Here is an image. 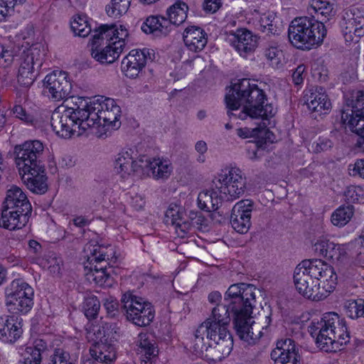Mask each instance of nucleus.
Masks as SVG:
<instances>
[{
  "instance_id": "1",
  "label": "nucleus",
  "mask_w": 364,
  "mask_h": 364,
  "mask_svg": "<svg viewBox=\"0 0 364 364\" xmlns=\"http://www.w3.org/2000/svg\"><path fill=\"white\" fill-rule=\"evenodd\" d=\"M121 108L111 98L90 100L77 97L74 107L63 112L55 110L51 116L50 125L57 135L62 138L71 137L75 128L87 130L95 126L115 130L120 127Z\"/></svg>"
},
{
  "instance_id": "2",
  "label": "nucleus",
  "mask_w": 364,
  "mask_h": 364,
  "mask_svg": "<svg viewBox=\"0 0 364 364\" xmlns=\"http://www.w3.org/2000/svg\"><path fill=\"white\" fill-rule=\"evenodd\" d=\"M266 101L264 91L247 78L233 83L225 95L228 116L237 117L241 119L247 117L267 119L273 117L275 110L271 104H264Z\"/></svg>"
},
{
  "instance_id": "3",
  "label": "nucleus",
  "mask_w": 364,
  "mask_h": 364,
  "mask_svg": "<svg viewBox=\"0 0 364 364\" xmlns=\"http://www.w3.org/2000/svg\"><path fill=\"white\" fill-rule=\"evenodd\" d=\"M294 283L303 296L320 301L335 289L337 274L331 265L321 259H305L294 269Z\"/></svg>"
},
{
  "instance_id": "4",
  "label": "nucleus",
  "mask_w": 364,
  "mask_h": 364,
  "mask_svg": "<svg viewBox=\"0 0 364 364\" xmlns=\"http://www.w3.org/2000/svg\"><path fill=\"white\" fill-rule=\"evenodd\" d=\"M228 326L206 319L195 332L191 347L193 353L214 362L221 361L229 355L233 348V339Z\"/></svg>"
},
{
  "instance_id": "5",
  "label": "nucleus",
  "mask_w": 364,
  "mask_h": 364,
  "mask_svg": "<svg viewBox=\"0 0 364 364\" xmlns=\"http://www.w3.org/2000/svg\"><path fill=\"white\" fill-rule=\"evenodd\" d=\"M246 189L247 178L242 170L237 167L225 168L218 174L214 188L199 193L198 206L206 212L215 211L223 200H237L245 194Z\"/></svg>"
},
{
  "instance_id": "6",
  "label": "nucleus",
  "mask_w": 364,
  "mask_h": 364,
  "mask_svg": "<svg viewBox=\"0 0 364 364\" xmlns=\"http://www.w3.org/2000/svg\"><path fill=\"white\" fill-rule=\"evenodd\" d=\"M91 42V55L102 64L114 63L125 46L128 31L121 24H102L95 30Z\"/></svg>"
},
{
  "instance_id": "7",
  "label": "nucleus",
  "mask_w": 364,
  "mask_h": 364,
  "mask_svg": "<svg viewBox=\"0 0 364 364\" xmlns=\"http://www.w3.org/2000/svg\"><path fill=\"white\" fill-rule=\"evenodd\" d=\"M317 346L326 352L336 351L350 341L346 321L335 312H327L320 321H312L308 328Z\"/></svg>"
},
{
  "instance_id": "8",
  "label": "nucleus",
  "mask_w": 364,
  "mask_h": 364,
  "mask_svg": "<svg viewBox=\"0 0 364 364\" xmlns=\"http://www.w3.org/2000/svg\"><path fill=\"white\" fill-rule=\"evenodd\" d=\"M255 287L252 284L237 283L232 284L226 291L223 304H218L211 311L207 319L228 326L230 322V314L236 317L242 308V303L250 304L253 301V291Z\"/></svg>"
},
{
  "instance_id": "9",
  "label": "nucleus",
  "mask_w": 364,
  "mask_h": 364,
  "mask_svg": "<svg viewBox=\"0 0 364 364\" xmlns=\"http://www.w3.org/2000/svg\"><path fill=\"white\" fill-rule=\"evenodd\" d=\"M326 35L323 22L307 16L294 18L288 29L291 43L301 50H311L320 45Z\"/></svg>"
},
{
  "instance_id": "10",
  "label": "nucleus",
  "mask_w": 364,
  "mask_h": 364,
  "mask_svg": "<svg viewBox=\"0 0 364 364\" xmlns=\"http://www.w3.org/2000/svg\"><path fill=\"white\" fill-rule=\"evenodd\" d=\"M44 55V46L39 43H34L29 48H23L17 59V81L19 85L26 87L33 85L38 75Z\"/></svg>"
},
{
  "instance_id": "11",
  "label": "nucleus",
  "mask_w": 364,
  "mask_h": 364,
  "mask_svg": "<svg viewBox=\"0 0 364 364\" xmlns=\"http://www.w3.org/2000/svg\"><path fill=\"white\" fill-rule=\"evenodd\" d=\"M43 151V144L38 140L26 141L16 145L14 147V156L18 173L45 166Z\"/></svg>"
},
{
  "instance_id": "12",
  "label": "nucleus",
  "mask_w": 364,
  "mask_h": 364,
  "mask_svg": "<svg viewBox=\"0 0 364 364\" xmlns=\"http://www.w3.org/2000/svg\"><path fill=\"white\" fill-rule=\"evenodd\" d=\"M123 309L127 320L138 326L149 325L154 318V310L151 303L143 298L130 293L123 294L122 299Z\"/></svg>"
},
{
  "instance_id": "13",
  "label": "nucleus",
  "mask_w": 364,
  "mask_h": 364,
  "mask_svg": "<svg viewBox=\"0 0 364 364\" xmlns=\"http://www.w3.org/2000/svg\"><path fill=\"white\" fill-rule=\"evenodd\" d=\"M6 304L11 310L27 313L33 304V288L22 279L13 280L5 289Z\"/></svg>"
},
{
  "instance_id": "14",
  "label": "nucleus",
  "mask_w": 364,
  "mask_h": 364,
  "mask_svg": "<svg viewBox=\"0 0 364 364\" xmlns=\"http://www.w3.org/2000/svg\"><path fill=\"white\" fill-rule=\"evenodd\" d=\"M256 303L255 291H253V301L250 304L242 303V306L236 317H234L233 323L237 336L240 338L249 345L255 344L262 336L259 327H257L251 317L253 307Z\"/></svg>"
},
{
  "instance_id": "15",
  "label": "nucleus",
  "mask_w": 364,
  "mask_h": 364,
  "mask_svg": "<svg viewBox=\"0 0 364 364\" xmlns=\"http://www.w3.org/2000/svg\"><path fill=\"white\" fill-rule=\"evenodd\" d=\"M136 151L134 149H123L114 158V169L123 179L136 174L142 175L141 156L136 158Z\"/></svg>"
},
{
  "instance_id": "16",
  "label": "nucleus",
  "mask_w": 364,
  "mask_h": 364,
  "mask_svg": "<svg viewBox=\"0 0 364 364\" xmlns=\"http://www.w3.org/2000/svg\"><path fill=\"white\" fill-rule=\"evenodd\" d=\"M155 52L153 49L144 48L135 49L124 58L121 68L124 75L129 78H135L148 62L154 60Z\"/></svg>"
},
{
  "instance_id": "17",
  "label": "nucleus",
  "mask_w": 364,
  "mask_h": 364,
  "mask_svg": "<svg viewBox=\"0 0 364 364\" xmlns=\"http://www.w3.org/2000/svg\"><path fill=\"white\" fill-rule=\"evenodd\" d=\"M43 85L44 93L55 101L66 98L71 91V84L67 80V75L61 71H53L47 75Z\"/></svg>"
},
{
  "instance_id": "18",
  "label": "nucleus",
  "mask_w": 364,
  "mask_h": 364,
  "mask_svg": "<svg viewBox=\"0 0 364 364\" xmlns=\"http://www.w3.org/2000/svg\"><path fill=\"white\" fill-rule=\"evenodd\" d=\"M254 209V203L250 200H241L232 210L230 224L232 228L240 234L248 232L251 226V213Z\"/></svg>"
},
{
  "instance_id": "19",
  "label": "nucleus",
  "mask_w": 364,
  "mask_h": 364,
  "mask_svg": "<svg viewBox=\"0 0 364 364\" xmlns=\"http://www.w3.org/2000/svg\"><path fill=\"white\" fill-rule=\"evenodd\" d=\"M274 364H300V355L293 339L286 338L277 341L270 354Z\"/></svg>"
},
{
  "instance_id": "20",
  "label": "nucleus",
  "mask_w": 364,
  "mask_h": 364,
  "mask_svg": "<svg viewBox=\"0 0 364 364\" xmlns=\"http://www.w3.org/2000/svg\"><path fill=\"white\" fill-rule=\"evenodd\" d=\"M304 102L309 109L318 115L326 114L331 109V103L321 87H312L304 91Z\"/></svg>"
},
{
  "instance_id": "21",
  "label": "nucleus",
  "mask_w": 364,
  "mask_h": 364,
  "mask_svg": "<svg viewBox=\"0 0 364 364\" xmlns=\"http://www.w3.org/2000/svg\"><path fill=\"white\" fill-rule=\"evenodd\" d=\"M313 250L317 256L332 262L341 261L347 254L346 245L336 244L323 236L316 240Z\"/></svg>"
},
{
  "instance_id": "22",
  "label": "nucleus",
  "mask_w": 364,
  "mask_h": 364,
  "mask_svg": "<svg viewBox=\"0 0 364 364\" xmlns=\"http://www.w3.org/2000/svg\"><path fill=\"white\" fill-rule=\"evenodd\" d=\"M27 188L36 194L45 193L48 188L45 166L19 173Z\"/></svg>"
},
{
  "instance_id": "23",
  "label": "nucleus",
  "mask_w": 364,
  "mask_h": 364,
  "mask_svg": "<svg viewBox=\"0 0 364 364\" xmlns=\"http://www.w3.org/2000/svg\"><path fill=\"white\" fill-rule=\"evenodd\" d=\"M348 109L342 111L341 120L350 129L358 134L357 144L361 146L364 144V109L357 111L352 104L348 102Z\"/></svg>"
},
{
  "instance_id": "24",
  "label": "nucleus",
  "mask_w": 364,
  "mask_h": 364,
  "mask_svg": "<svg viewBox=\"0 0 364 364\" xmlns=\"http://www.w3.org/2000/svg\"><path fill=\"white\" fill-rule=\"evenodd\" d=\"M364 25V17L356 15L354 10L346 11L343 15L342 28L343 34L347 42H358L364 36V27L355 28V24Z\"/></svg>"
},
{
  "instance_id": "25",
  "label": "nucleus",
  "mask_w": 364,
  "mask_h": 364,
  "mask_svg": "<svg viewBox=\"0 0 364 364\" xmlns=\"http://www.w3.org/2000/svg\"><path fill=\"white\" fill-rule=\"evenodd\" d=\"M141 162L143 164L142 175L151 171L153 178L156 180L168 178L173 170L171 163L161 158H151L142 155Z\"/></svg>"
},
{
  "instance_id": "26",
  "label": "nucleus",
  "mask_w": 364,
  "mask_h": 364,
  "mask_svg": "<svg viewBox=\"0 0 364 364\" xmlns=\"http://www.w3.org/2000/svg\"><path fill=\"white\" fill-rule=\"evenodd\" d=\"M23 333L22 319L15 316H0V339L7 343H15Z\"/></svg>"
},
{
  "instance_id": "27",
  "label": "nucleus",
  "mask_w": 364,
  "mask_h": 364,
  "mask_svg": "<svg viewBox=\"0 0 364 364\" xmlns=\"http://www.w3.org/2000/svg\"><path fill=\"white\" fill-rule=\"evenodd\" d=\"M1 208L9 210L17 209L21 210V213L32 212V206L27 196L16 186H12L7 190Z\"/></svg>"
},
{
  "instance_id": "28",
  "label": "nucleus",
  "mask_w": 364,
  "mask_h": 364,
  "mask_svg": "<svg viewBox=\"0 0 364 364\" xmlns=\"http://www.w3.org/2000/svg\"><path fill=\"white\" fill-rule=\"evenodd\" d=\"M231 36L232 46L243 57L252 53L257 46V36L247 29L237 30Z\"/></svg>"
},
{
  "instance_id": "29",
  "label": "nucleus",
  "mask_w": 364,
  "mask_h": 364,
  "mask_svg": "<svg viewBox=\"0 0 364 364\" xmlns=\"http://www.w3.org/2000/svg\"><path fill=\"white\" fill-rule=\"evenodd\" d=\"M183 39L185 46L190 51L198 53L207 45L208 34L199 26H190L184 30Z\"/></svg>"
},
{
  "instance_id": "30",
  "label": "nucleus",
  "mask_w": 364,
  "mask_h": 364,
  "mask_svg": "<svg viewBox=\"0 0 364 364\" xmlns=\"http://www.w3.org/2000/svg\"><path fill=\"white\" fill-rule=\"evenodd\" d=\"M31 213H21V210L1 208L0 227L9 230L23 228L28 222Z\"/></svg>"
},
{
  "instance_id": "31",
  "label": "nucleus",
  "mask_w": 364,
  "mask_h": 364,
  "mask_svg": "<svg viewBox=\"0 0 364 364\" xmlns=\"http://www.w3.org/2000/svg\"><path fill=\"white\" fill-rule=\"evenodd\" d=\"M141 29L147 34L167 36L171 32L167 18L162 16H150L142 23Z\"/></svg>"
},
{
  "instance_id": "32",
  "label": "nucleus",
  "mask_w": 364,
  "mask_h": 364,
  "mask_svg": "<svg viewBox=\"0 0 364 364\" xmlns=\"http://www.w3.org/2000/svg\"><path fill=\"white\" fill-rule=\"evenodd\" d=\"M137 353L141 356L142 364H151V360L157 355L156 343L146 333H140L138 336Z\"/></svg>"
},
{
  "instance_id": "33",
  "label": "nucleus",
  "mask_w": 364,
  "mask_h": 364,
  "mask_svg": "<svg viewBox=\"0 0 364 364\" xmlns=\"http://www.w3.org/2000/svg\"><path fill=\"white\" fill-rule=\"evenodd\" d=\"M92 358L105 364L112 363L117 356L114 346L110 343H97L90 349Z\"/></svg>"
},
{
  "instance_id": "34",
  "label": "nucleus",
  "mask_w": 364,
  "mask_h": 364,
  "mask_svg": "<svg viewBox=\"0 0 364 364\" xmlns=\"http://www.w3.org/2000/svg\"><path fill=\"white\" fill-rule=\"evenodd\" d=\"M311 9L317 14L318 21H330L336 15L334 0H311Z\"/></svg>"
},
{
  "instance_id": "35",
  "label": "nucleus",
  "mask_w": 364,
  "mask_h": 364,
  "mask_svg": "<svg viewBox=\"0 0 364 364\" xmlns=\"http://www.w3.org/2000/svg\"><path fill=\"white\" fill-rule=\"evenodd\" d=\"M48 343L41 338L36 339L32 346H27L21 360L29 364H41L42 362V353L46 350Z\"/></svg>"
},
{
  "instance_id": "36",
  "label": "nucleus",
  "mask_w": 364,
  "mask_h": 364,
  "mask_svg": "<svg viewBox=\"0 0 364 364\" xmlns=\"http://www.w3.org/2000/svg\"><path fill=\"white\" fill-rule=\"evenodd\" d=\"M188 11V5L181 1H176L167 9V21L169 23L171 30L172 29V25L179 26L186 21Z\"/></svg>"
},
{
  "instance_id": "37",
  "label": "nucleus",
  "mask_w": 364,
  "mask_h": 364,
  "mask_svg": "<svg viewBox=\"0 0 364 364\" xmlns=\"http://www.w3.org/2000/svg\"><path fill=\"white\" fill-rule=\"evenodd\" d=\"M23 46L14 43H0V68H6L12 65L14 58L19 56Z\"/></svg>"
},
{
  "instance_id": "38",
  "label": "nucleus",
  "mask_w": 364,
  "mask_h": 364,
  "mask_svg": "<svg viewBox=\"0 0 364 364\" xmlns=\"http://www.w3.org/2000/svg\"><path fill=\"white\" fill-rule=\"evenodd\" d=\"M185 214L184 208L177 203H172L169 205L165 213V222L167 224L176 225V228H181V223Z\"/></svg>"
},
{
  "instance_id": "39",
  "label": "nucleus",
  "mask_w": 364,
  "mask_h": 364,
  "mask_svg": "<svg viewBox=\"0 0 364 364\" xmlns=\"http://www.w3.org/2000/svg\"><path fill=\"white\" fill-rule=\"evenodd\" d=\"M263 55L271 66L278 68L282 64L283 52L277 43H268L263 49Z\"/></svg>"
},
{
  "instance_id": "40",
  "label": "nucleus",
  "mask_w": 364,
  "mask_h": 364,
  "mask_svg": "<svg viewBox=\"0 0 364 364\" xmlns=\"http://www.w3.org/2000/svg\"><path fill=\"white\" fill-rule=\"evenodd\" d=\"M354 213L353 205L340 206L331 215V223L338 227L346 225L352 218Z\"/></svg>"
},
{
  "instance_id": "41",
  "label": "nucleus",
  "mask_w": 364,
  "mask_h": 364,
  "mask_svg": "<svg viewBox=\"0 0 364 364\" xmlns=\"http://www.w3.org/2000/svg\"><path fill=\"white\" fill-rule=\"evenodd\" d=\"M130 4L131 0H112L106 6V12L110 17H119L127 11Z\"/></svg>"
},
{
  "instance_id": "42",
  "label": "nucleus",
  "mask_w": 364,
  "mask_h": 364,
  "mask_svg": "<svg viewBox=\"0 0 364 364\" xmlns=\"http://www.w3.org/2000/svg\"><path fill=\"white\" fill-rule=\"evenodd\" d=\"M71 28L75 36L85 38L87 36L92 29L85 17L78 16L71 22Z\"/></svg>"
},
{
  "instance_id": "43",
  "label": "nucleus",
  "mask_w": 364,
  "mask_h": 364,
  "mask_svg": "<svg viewBox=\"0 0 364 364\" xmlns=\"http://www.w3.org/2000/svg\"><path fill=\"white\" fill-rule=\"evenodd\" d=\"M48 364H75L70 353L64 348H55L49 358Z\"/></svg>"
},
{
  "instance_id": "44",
  "label": "nucleus",
  "mask_w": 364,
  "mask_h": 364,
  "mask_svg": "<svg viewBox=\"0 0 364 364\" xmlns=\"http://www.w3.org/2000/svg\"><path fill=\"white\" fill-rule=\"evenodd\" d=\"M83 309L87 318H95L100 309V302L97 296H89L85 299Z\"/></svg>"
},
{
  "instance_id": "45",
  "label": "nucleus",
  "mask_w": 364,
  "mask_h": 364,
  "mask_svg": "<svg viewBox=\"0 0 364 364\" xmlns=\"http://www.w3.org/2000/svg\"><path fill=\"white\" fill-rule=\"evenodd\" d=\"M87 279L92 281L97 284H104L109 278V274L106 273L105 266H101L99 269L97 265L90 267V270L86 274Z\"/></svg>"
},
{
  "instance_id": "46",
  "label": "nucleus",
  "mask_w": 364,
  "mask_h": 364,
  "mask_svg": "<svg viewBox=\"0 0 364 364\" xmlns=\"http://www.w3.org/2000/svg\"><path fill=\"white\" fill-rule=\"evenodd\" d=\"M344 307L348 317L353 319L363 317L362 299L347 301Z\"/></svg>"
},
{
  "instance_id": "47",
  "label": "nucleus",
  "mask_w": 364,
  "mask_h": 364,
  "mask_svg": "<svg viewBox=\"0 0 364 364\" xmlns=\"http://www.w3.org/2000/svg\"><path fill=\"white\" fill-rule=\"evenodd\" d=\"M103 336L105 337L107 343H112L113 341L117 340L120 333V329L116 323L105 322L102 323Z\"/></svg>"
},
{
  "instance_id": "48",
  "label": "nucleus",
  "mask_w": 364,
  "mask_h": 364,
  "mask_svg": "<svg viewBox=\"0 0 364 364\" xmlns=\"http://www.w3.org/2000/svg\"><path fill=\"white\" fill-rule=\"evenodd\" d=\"M90 255L88 256V261L90 263L93 265L94 262H96L97 264V268L99 269L102 264V262H106V254L104 252V250L102 247L98 245H93L92 248L90 250Z\"/></svg>"
},
{
  "instance_id": "49",
  "label": "nucleus",
  "mask_w": 364,
  "mask_h": 364,
  "mask_svg": "<svg viewBox=\"0 0 364 364\" xmlns=\"http://www.w3.org/2000/svg\"><path fill=\"white\" fill-rule=\"evenodd\" d=\"M363 194V191L360 187L351 186L345 191L344 199L348 203H354L359 200Z\"/></svg>"
},
{
  "instance_id": "50",
  "label": "nucleus",
  "mask_w": 364,
  "mask_h": 364,
  "mask_svg": "<svg viewBox=\"0 0 364 364\" xmlns=\"http://www.w3.org/2000/svg\"><path fill=\"white\" fill-rule=\"evenodd\" d=\"M348 102L352 104L353 108L357 111L364 109V91L357 90L353 91L351 94V99L348 100Z\"/></svg>"
},
{
  "instance_id": "51",
  "label": "nucleus",
  "mask_w": 364,
  "mask_h": 364,
  "mask_svg": "<svg viewBox=\"0 0 364 364\" xmlns=\"http://www.w3.org/2000/svg\"><path fill=\"white\" fill-rule=\"evenodd\" d=\"M12 112L16 117L26 123H32L33 121V117L26 112L22 105L15 104L12 108Z\"/></svg>"
},
{
  "instance_id": "52",
  "label": "nucleus",
  "mask_w": 364,
  "mask_h": 364,
  "mask_svg": "<svg viewBox=\"0 0 364 364\" xmlns=\"http://www.w3.org/2000/svg\"><path fill=\"white\" fill-rule=\"evenodd\" d=\"M101 329H102V325L93 326L92 328L87 332V338L93 340L95 343H106V338L104 337L103 331Z\"/></svg>"
},
{
  "instance_id": "53",
  "label": "nucleus",
  "mask_w": 364,
  "mask_h": 364,
  "mask_svg": "<svg viewBox=\"0 0 364 364\" xmlns=\"http://www.w3.org/2000/svg\"><path fill=\"white\" fill-rule=\"evenodd\" d=\"M348 171L350 176H358L364 178V159L357 160L353 165H349Z\"/></svg>"
},
{
  "instance_id": "54",
  "label": "nucleus",
  "mask_w": 364,
  "mask_h": 364,
  "mask_svg": "<svg viewBox=\"0 0 364 364\" xmlns=\"http://www.w3.org/2000/svg\"><path fill=\"white\" fill-rule=\"evenodd\" d=\"M104 306L108 315L112 317L114 316L118 311L119 304L116 299L109 297L105 299Z\"/></svg>"
},
{
  "instance_id": "55",
  "label": "nucleus",
  "mask_w": 364,
  "mask_h": 364,
  "mask_svg": "<svg viewBox=\"0 0 364 364\" xmlns=\"http://www.w3.org/2000/svg\"><path fill=\"white\" fill-rule=\"evenodd\" d=\"M221 5V0H205L203 6L205 12L214 14L220 8Z\"/></svg>"
},
{
  "instance_id": "56",
  "label": "nucleus",
  "mask_w": 364,
  "mask_h": 364,
  "mask_svg": "<svg viewBox=\"0 0 364 364\" xmlns=\"http://www.w3.org/2000/svg\"><path fill=\"white\" fill-rule=\"evenodd\" d=\"M332 146L333 143L330 139L321 137L316 142L314 150L315 152L325 151L330 149Z\"/></svg>"
},
{
  "instance_id": "57",
  "label": "nucleus",
  "mask_w": 364,
  "mask_h": 364,
  "mask_svg": "<svg viewBox=\"0 0 364 364\" xmlns=\"http://www.w3.org/2000/svg\"><path fill=\"white\" fill-rule=\"evenodd\" d=\"M9 4L5 0H0V21H4L9 16H11L14 10L11 8H9Z\"/></svg>"
},
{
  "instance_id": "58",
  "label": "nucleus",
  "mask_w": 364,
  "mask_h": 364,
  "mask_svg": "<svg viewBox=\"0 0 364 364\" xmlns=\"http://www.w3.org/2000/svg\"><path fill=\"white\" fill-rule=\"evenodd\" d=\"M275 17L272 14H264L261 16L259 19V26L262 32H266V28L270 23L274 22Z\"/></svg>"
},
{
  "instance_id": "59",
  "label": "nucleus",
  "mask_w": 364,
  "mask_h": 364,
  "mask_svg": "<svg viewBox=\"0 0 364 364\" xmlns=\"http://www.w3.org/2000/svg\"><path fill=\"white\" fill-rule=\"evenodd\" d=\"M129 203L133 208L139 210L144 206L145 200L142 196L135 194L134 196H131Z\"/></svg>"
},
{
  "instance_id": "60",
  "label": "nucleus",
  "mask_w": 364,
  "mask_h": 364,
  "mask_svg": "<svg viewBox=\"0 0 364 364\" xmlns=\"http://www.w3.org/2000/svg\"><path fill=\"white\" fill-rule=\"evenodd\" d=\"M305 70V67L303 65H299L292 74V80L295 85H300L303 82L304 77L303 74Z\"/></svg>"
},
{
  "instance_id": "61",
  "label": "nucleus",
  "mask_w": 364,
  "mask_h": 364,
  "mask_svg": "<svg viewBox=\"0 0 364 364\" xmlns=\"http://www.w3.org/2000/svg\"><path fill=\"white\" fill-rule=\"evenodd\" d=\"M73 224L78 228H84L90 223V220L85 216H77L73 220Z\"/></svg>"
},
{
  "instance_id": "62",
  "label": "nucleus",
  "mask_w": 364,
  "mask_h": 364,
  "mask_svg": "<svg viewBox=\"0 0 364 364\" xmlns=\"http://www.w3.org/2000/svg\"><path fill=\"white\" fill-rule=\"evenodd\" d=\"M28 249L32 253L39 255L41 253L42 247L36 240H31L28 241Z\"/></svg>"
},
{
  "instance_id": "63",
  "label": "nucleus",
  "mask_w": 364,
  "mask_h": 364,
  "mask_svg": "<svg viewBox=\"0 0 364 364\" xmlns=\"http://www.w3.org/2000/svg\"><path fill=\"white\" fill-rule=\"evenodd\" d=\"M208 299L210 304H215V306H217L218 304H222V295L219 291H213L210 293Z\"/></svg>"
},
{
  "instance_id": "64",
  "label": "nucleus",
  "mask_w": 364,
  "mask_h": 364,
  "mask_svg": "<svg viewBox=\"0 0 364 364\" xmlns=\"http://www.w3.org/2000/svg\"><path fill=\"white\" fill-rule=\"evenodd\" d=\"M252 132H253V130H252L249 128H247V127L240 128V129H237V134L240 138L246 139V138H249L252 136Z\"/></svg>"
}]
</instances>
